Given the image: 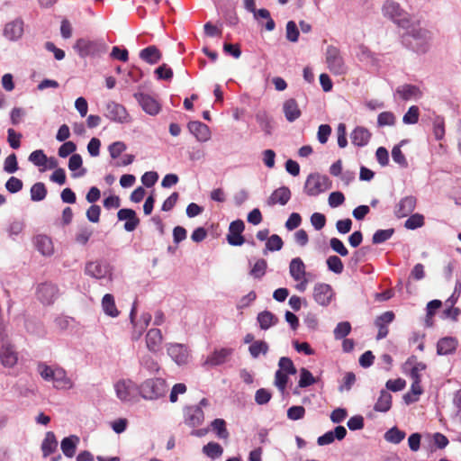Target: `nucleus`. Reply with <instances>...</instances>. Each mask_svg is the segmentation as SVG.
Wrapping results in <instances>:
<instances>
[{
  "label": "nucleus",
  "instance_id": "1",
  "mask_svg": "<svg viewBox=\"0 0 461 461\" xmlns=\"http://www.w3.org/2000/svg\"><path fill=\"white\" fill-rule=\"evenodd\" d=\"M167 392V381L160 377L148 378L138 386V393L141 398L148 401H156L166 396Z\"/></svg>",
  "mask_w": 461,
  "mask_h": 461
},
{
  "label": "nucleus",
  "instance_id": "2",
  "mask_svg": "<svg viewBox=\"0 0 461 461\" xmlns=\"http://www.w3.org/2000/svg\"><path fill=\"white\" fill-rule=\"evenodd\" d=\"M331 186L330 178L320 173L310 174L304 183L303 190L310 196H316L326 192Z\"/></svg>",
  "mask_w": 461,
  "mask_h": 461
},
{
  "label": "nucleus",
  "instance_id": "3",
  "mask_svg": "<svg viewBox=\"0 0 461 461\" xmlns=\"http://www.w3.org/2000/svg\"><path fill=\"white\" fill-rule=\"evenodd\" d=\"M326 61L330 70L335 75H343L346 73L344 60L340 51L334 46H329L326 51Z\"/></svg>",
  "mask_w": 461,
  "mask_h": 461
},
{
  "label": "nucleus",
  "instance_id": "4",
  "mask_svg": "<svg viewBox=\"0 0 461 461\" xmlns=\"http://www.w3.org/2000/svg\"><path fill=\"white\" fill-rule=\"evenodd\" d=\"M36 295L42 304L50 305L59 297V288L52 283H42L38 285Z\"/></svg>",
  "mask_w": 461,
  "mask_h": 461
},
{
  "label": "nucleus",
  "instance_id": "5",
  "mask_svg": "<svg viewBox=\"0 0 461 461\" xmlns=\"http://www.w3.org/2000/svg\"><path fill=\"white\" fill-rule=\"evenodd\" d=\"M104 115L111 121L125 123L130 122V115L126 108L113 101H110L105 105Z\"/></svg>",
  "mask_w": 461,
  "mask_h": 461
},
{
  "label": "nucleus",
  "instance_id": "6",
  "mask_svg": "<svg viewBox=\"0 0 461 461\" xmlns=\"http://www.w3.org/2000/svg\"><path fill=\"white\" fill-rule=\"evenodd\" d=\"M184 423L190 428H197L204 421V412L199 406L187 405L183 410Z\"/></svg>",
  "mask_w": 461,
  "mask_h": 461
},
{
  "label": "nucleus",
  "instance_id": "7",
  "mask_svg": "<svg viewBox=\"0 0 461 461\" xmlns=\"http://www.w3.org/2000/svg\"><path fill=\"white\" fill-rule=\"evenodd\" d=\"M142 110L149 115H156L160 112L161 105L152 95L141 92L133 95Z\"/></svg>",
  "mask_w": 461,
  "mask_h": 461
},
{
  "label": "nucleus",
  "instance_id": "8",
  "mask_svg": "<svg viewBox=\"0 0 461 461\" xmlns=\"http://www.w3.org/2000/svg\"><path fill=\"white\" fill-rule=\"evenodd\" d=\"M244 229L245 224L242 220H235L230 223L226 240L230 246H241L245 242L242 235Z\"/></svg>",
  "mask_w": 461,
  "mask_h": 461
},
{
  "label": "nucleus",
  "instance_id": "9",
  "mask_svg": "<svg viewBox=\"0 0 461 461\" xmlns=\"http://www.w3.org/2000/svg\"><path fill=\"white\" fill-rule=\"evenodd\" d=\"M138 384L131 379L119 380L114 384L116 396L122 402H130L135 391H138Z\"/></svg>",
  "mask_w": 461,
  "mask_h": 461
},
{
  "label": "nucleus",
  "instance_id": "10",
  "mask_svg": "<svg viewBox=\"0 0 461 461\" xmlns=\"http://www.w3.org/2000/svg\"><path fill=\"white\" fill-rule=\"evenodd\" d=\"M383 14L384 16L389 17L394 23H398L402 27L405 26L406 23H408V20L403 17L404 13L401 9L399 4L392 0H387L384 3L383 6Z\"/></svg>",
  "mask_w": 461,
  "mask_h": 461
},
{
  "label": "nucleus",
  "instance_id": "11",
  "mask_svg": "<svg viewBox=\"0 0 461 461\" xmlns=\"http://www.w3.org/2000/svg\"><path fill=\"white\" fill-rule=\"evenodd\" d=\"M334 296L331 285L325 283H318L313 288V298L321 306H328Z\"/></svg>",
  "mask_w": 461,
  "mask_h": 461
},
{
  "label": "nucleus",
  "instance_id": "12",
  "mask_svg": "<svg viewBox=\"0 0 461 461\" xmlns=\"http://www.w3.org/2000/svg\"><path fill=\"white\" fill-rule=\"evenodd\" d=\"M167 351L171 359L178 366L188 362L189 353L187 348L183 344H168Z\"/></svg>",
  "mask_w": 461,
  "mask_h": 461
},
{
  "label": "nucleus",
  "instance_id": "13",
  "mask_svg": "<svg viewBox=\"0 0 461 461\" xmlns=\"http://www.w3.org/2000/svg\"><path fill=\"white\" fill-rule=\"evenodd\" d=\"M117 217L120 221H124L123 229L128 231H133L140 224L136 212L130 208L120 209L117 212Z\"/></svg>",
  "mask_w": 461,
  "mask_h": 461
},
{
  "label": "nucleus",
  "instance_id": "14",
  "mask_svg": "<svg viewBox=\"0 0 461 461\" xmlns=\"http://www.w3.org/2000/svg\"><path fill=\"white\" fill-rule=\"evenodd\" d=\"M395 315L392 311L384 312V313L375 318V325L378 329V332L376 335L377 340L383 339L388 335L389 330L387 326L388 324L393 321Z\"/></svg>",
  "mask_w": 461,
  "mask_h": 461
},
{
  "label": "nucleus",
  "instance_id": "15",
  "mask_svg": "<svg viewBox=\"0 0 461 461\" xmlns=\"http://www.w3.org/2000/svg\"><path fill=\"white\" fill-rule=\"evenodd\" d=\"M74 48L81 57H86L98 53L101 50V44L95 41L78 39Z\"/></svg>",
  "mask_w": 461,
  "mask_h": 461
},
{
  "label": "nucleus",
  "instance_id": "16",
  "mask_svg": "<svg viewBox=\"0 0 461 461\" xmlns=\"http://www.w3.org/2000/svg\"><path fill=\"white\" fill-rule=\"evenodd\" d=\"M283 113L287 122H294L302 115V111L294 98H289L283 104Z\"/></svg>",
  "mask_w": 461,
  "mask_h": 461
},
{
  "label": "nucleus",
  "instance_id": "17",
  "mask_svg": "<svg viewBox=\"0 0 461 461\" xmlns=\"http://www.w3.org/2000/svg\"><path fill=\"white\" fill-rule=\"evenodd\" d=\"M458 347V340L455 337H444L437 343L438 355H450L456 352Z\"/></svg>",
  "mask_w": 461,
  "mask_h": 461
},
{
  "label": "nucleus",
  "instance_id": "18",
  "mask_svg": "<svg viewBox=\"0 0 461 461\" xmlns=\"http://www.w3.org/2000/svg\"><path fill=\"white\" fill-rule=\"evenodd\" d=\"M371 137L372 133L363 126L356 127L350 134L351 142L357 147L367 145Z\"/></svg>",
  "mask_w": 461,
  "mask_h": 461
},
{
  "label": "nucleus",
  "instance_id": "19",
  "mask_svg": "<svg viewBox=\"0 0 461 461\" xmlns=\"http://www.w3.org/2000/svg\"><path fill=\"white\" fill-rule=\"evenodd\" d=\"M33 244L36 249L43 256H51L54 252L52 240L47 235H36L33 238Z\"/></svg>",
  "mask_w": 461,
  "mask_h": 461
},
{
  "label": "nucleus",
  "instance_id": "20",
  "mask_svg": "<svg viewBox=\"0 0 461 461\" xmlns=\"http://www.w3.org/2000/svg\"><path fill=\"white\" fill-rule=\"evenodd\" d=\"M162 333L159 329H150L146 335V345L150 352L157 353L162 343Z\"/></svg>",
  "mask_w": 461,
  "mask_h": 461
},
{
  "label": "nucleus",
  "instance_id": "21",
  "mask_svg": "<svg viewBox=\"0 0 461 461\" xmlns=\"http://www.w3.org/2000/svg\"><path fill=\"white\" fill-rule=\"evenodd\" d=\"M109 272V266L101 262H89L86 265L85 273L96 279L106 276Z\"/></svg>",
  "mask_w": 461,
  "mask_h": 461
},
{
  "label": "nucleus",
  "instance_id": "22",
  "mask_svg": "<svg viewBox=\"0 0 461 461\" xmlns=\"http://www.w3.org/2000/svg\"><path fill=\"white\" fill-rule=\"evenodd\" d=\"M189 131L195 136L199 141H206L210 138L208 126L201 122H190L187 125Z\"/></svg>",
  "mask_w": 461,
  "mask_h": 461
},
{
  "label": "nucleus",
  "instance_id": "23",
  "mask_svg": "<svg viewBox=\"0 0 461 461\" xmlns=\"http://www.w3.org/2000/svg\"><path fill=\"white\" fill-rule=\"evenodd\" d=\"M0 360L4 366L13 367L18 360L17 353L11 345H4L0 350Z\"/></svg>",
  "mask_w": 461,
  "mask_h": 461
},
{
  "label": "nucleus",
  "instance_id": "24",
  "mask_svg": "<svg viewBox=\"0 0 461 461\" xmlns=\"http://www.w3.org/2000/svg\"><path fill=\"white\" fill-rule=\"evenodd\" d=\"M57 389H70L73 385L66 371L61 367H55L52 381Z\"/></svg>",
  "mask_w": 461,
  "mask_h": 461
},
{
  "label": "nucleus",
  "instance_id": "25",
  "mask_svg": "<svg viewBox=\"0 0 461 461\" xmlns=\"http://www.w3.org/2000/svg\"><path fill=\"white\" fill-rule=\"evenodd\" d=\"M232 353L230 348H221L214 350L206 359L205 364L220 366L226 362L228 357Z\"/></svg>",
  "mask_w": 461,
  "mask_h": 461
},
{
  "label": "nucleus",
  "instance_id": "26",
  "mask_svg": "<svg viewBox=\"0 0 461 461\" xmlns=\"http://www.w3.org/2000/svg\"><path fill=\"white\" fill-rule=\"evenodd\" d=\"M140 58L149 64H157L161 59L162 54L155 45H150L140 50Z\"/></svg>",
  "mask_w": 461,
  "mask_h": 461
},
{
  "label": "nucleus",
  "instance_id": "27",
  "mask_svg": "<svg viewBox=\"0 0 461 461\" xmlns=\"http://www.w3.org/2000/svg\"><path fill=\"white\" fill-rule=\"evenodd\" d=\"M79 442V438L76 435L66 437L61 440L60 447L63 454L71 458L75 456L77 445Z\"/></svg>",
  "mask_w": 461,
  "mask_h": 461
},
{
  "label": "nucleus",
  "instance_id": "28",
  "mask_svg": "<svg viewBox=\"0 0 461 461\" xmlns=\"http://www.w3.org/2000/svg\"><path fill=\"white\" fill-rule=\"evenodd\" d=\"M392 407V394L386 390H381L380 395L374 405V410L378 412H387Z\"/></svg>",
  "mask_w": 461,
  "mask_h": 461
},
{
  "label": "nucleus",
  "instance_id": "29",
  "mask_svg": "<svg viewBox=\"0 0 461 461\" xmlns=\"http://www.w3.org/2000/svg\"><path fill=\"white\" fill-rule=\"evenodd\" d=\"M23 32V22L14 21L5 25L4 34L11 41L17 40Z\"/></svg>",
  "mask_w": 461,
  "mask_h": 461
},
{
  "label": "nucleus",
  "instance_id": "30",
  "mask_svg": "<svg viewBox=\"0 0 461 461\" xmlns=\"http://www.w3.org/2000/svg\"><path fill=\"white\" fill-rule=\"evenodd\" d=\"M58 447V441L55 434L52 431L46 433L45 438L41 443V450L44 456H48L54 453Z\"/></svg>",
  "mask_w": 461,
  "mask_h": 461
},
{
  "label": "nucleus",
  "instance_id": "31",
  "mask_svg": "<svg viewBox=\"0 0 461 461\" xmlns=\"http://www.w3.org/2000/svg\"><path fill=\"white\" fill-rule=\"evenodd\" d=\"M289 271L295 281H300L305 276L304 263L300 258H293L290 262Z\"/></svg>",
  "mask_w": 461,
  "mask_h": 461
},
{
  "label": "nucleus",
  "instance_id": "32",
  "mask_svg": "<svg viewBox=\"0 0 461 461\" xmlns=\"http://www.w3.org/2000/svg\"><path fill=\"white\" fill-rule=\"evenodd\" d=\"M261 330H268L271 326L278 322V318L269 311H263L258 314L257 318Z\"/></svg>",
  "mask_w": 461,
  "mask_h": 461
},
{
  "label": "nucleus",
  "instance_id": "33",
  "mask_svg": "<svg viewBox=\"0 0 461 461\" xmlns=\"http://www.w3.org/2000/svg\"><path fill=\"white\" fill-rule=\"evenodd\" d=\"M211 429L216 434L220 439H227L230 433L226 427V421L223 419H214L210 424Z\"/></svg>",
  "mask_w": 461,
  "mask_h": 461
},
{
  "label": "nucleus",
  "instance_id": "34",
  "mask_svg": "<svg viewBox=\"0 0 461 461\" xmlns=\"http://www.w3.org/2000/svg\"><path fill=\"white\" fill-rule=\"evenodd\" d=\"M102 307L104 313L111 317H117L119 315V311L116 308L114 297L111 294H106L104 295L102 300Z\"/></svg>",
  "mask_w": 461,
  "mask_h": 461
},
{
  "label": "nucleus",
  "instance_id": "35",
  "mask_svg": "<svg viewBox=\"0 0 461 461\" xmlns=\"http://www.w3.org/2000/svg\"><path fill=\"white\" fill-rule=\"evenodd\" d=\"M139 363L140 366L146 369L149 374L158 373L160 369L158 361L155 360L154 357L149 354H145L142 357H140Z\"/></svg>",
  "mask_w": 461,
  "mask_h": 461
},
{
  "label": "nucleus",
  "instance_id": "36",
  "mask_svg": "<svg viewBox=\"0 0 461 461\" xmlns=\"http://www.w3.org/2000/svg\"><path fill=\"white\" fill-rule=\"evenodd\" d=\"M394 232L395 230L393 228L377 230L372 236V243L374 245L384 243L393 236Z\"/></svg>",
  "mask_w": 461,
  "mask_h": 461
},
{
  "label": "nucleus",
  "instance_id": "37",
  "mask_svg": "<svg viewBox=\"0 0 461 461\" xmlns=\"http://www.w3.org/2000/svg\"><path fill=\"white\" fill-rule=\"evenodd\" d=\"M203 453L212 459L220 457L223 453L222 447L217 442H209L203 447Z\"/></svg>",
  "mask_w": 461,
  "mask_h": 461
},
{
  "label": "nucleus",
  "instance_id": "38",
  "mask_svg": "<svg viewBox=\"0 0 461 461\" xmlns=\"http://www.w3.org/2000/svg\"><path fill=\"white\" fill-rule=\"evenodd\" d=\"M406 433L403 430L393 427L384 433V439L393 444H399L404 439Z\"/></svg>",
  "mask_w": 461,
  "mask_h": 461
},
{
  "label": "nucleus",
  "instance_id": "39",
  "mask_svg": "<svg viewBox=\"0 0 461 461\" xmlns=\"http://www.w3.org/2000/svg\"><path fill=\"white\" fill-rule=\"evenodd\" d=\"M397 94H399L403 100H410L413 97H417L420 93L417 86L404 85L397 89Z\"/></svg>",
  "mask_w": 461,
  "mask_h": 461
},
{
  "label": "nucleus",
  "instance_id": "40",
  "mask_svg": "<svg viewBox=\"0 0 461 461\" xmlns=\"http://www.w3.org/2000/svg\"><path fill=\"white\" fill-rule=\"evenodd\" d=\"M317 380L314 378L312 374L305 367L300 369V379L298 382V387L306 388L314 384Z\"/></svg>",
  "mask_w": 461,
  "mask_h": 461
},
{
  "label": "nucleus",
  "instance_id": "41",
  "mask_svg": "<svg viewBox=\"0 0 461 461\" xmlns=\"http://www.w3.org/2000/svg\"><path fill=\"white\" fill-rule=\"evenodd\" d=\"M249 351L252 357L257 358L260 354L266 355L268 351V345L266 341H254L249 348Z\"/></svg>",
  "mask_w": 461,
  "mask_h": 461
},
{
  "label": "nucleus",
  "instance_id": "42",
  "mask_svg": "<svg viewBox=\"0 0 461 461\" xmlns=\"http://www.w3.org/2000/svg\"><path fill=\"white\" fill-rule=\"evenodd\" d=\"M370 246H363L357 250L354 251L350 257L349 263L353 266H357L360 262L366 260L367 254L371 251Z\"/></svg>",
  "mask_w": 461,
  "mask_h": 461
},
{
  "label": "nucleus",
  "instance_id": "43",
  "mask_svg": "<svg viewBox=\"0 0 461 461\" xmlns=\"http://www.w3.org/2000/svg\"><path fill=\"white\" fill-rule=\"evenodd\" d=\"M424 216L420 213L410 214V217L405 221L404 227L407 230H416L424 225Z\"/></svg>",
  "mask_w": 461,
  "mask_h": 461
},
{
  "label": "nucleus",
  "instance_id": "44",
  "mask_svg": "<svg viewBox=\"0 0 461 461\" xmlns=\"http://www.w3.org/2000/svg\"><path fill=\"white\" fill-rule=\"evenodd\" d=\"M416 203H396L394 214L398 219L409 216L416 208Z\"/></svg>",
  "mask_w": 461,
  "mask_h": 461
},
{
  "label": "nucleus",
  "instance_id": "45",
  "mask_svg": "<svg viewBox=\"0 0 461 461\" xmlns=\"http://www.w3.org/2000/svg\"><path fill=\"white\" fill-rule=\"evenodd\" d=\"M283 245L284 242L280 236L277 234H273L267 240L264 254L266 255L267 251H278L283 248Z\"/></svg>",
  "mask_w": 461,
  "mask_h": 461
},
{
  "label": "nucleus",
  "instance_id": "46",
  "mask_svg": "<svg viewBox=\"0 0 461 461\" xmlns=\"http://www.w3.org/2000/svg\"><path fill=\"white\" fill-rule=\"evenodd\" d=\"M47 189L43 183H35L31 187V198L33 201H41L46 197Z\"/></svg>",
  "mask_w": 461,
  "mask_h": 461
},
{
  "label": "nucleus",
  "instance_id": "47",
  "mask_svg": "<svg viewBox=\"0 0 461 461\" xmlns=\"http://www.w3.org/2000/svg\"><path fill=\"white\" fill-rule=\"evenodd\" d=\"M278 370H282V372L286 375H295L297 373V369L294 365L292 359L288 357H282L278 361Z\"/></svg>",
  "mask_w": 461,
  "mask_h": 461
},
{
  "label": "nucleus",
  "instance_id": "48",
  "mask_svg": "<svg viewBox=\"0 0 461 461\" xmlns=\"http://www.w3.org/2000/svg\"><path fill=\"white\" fill-rule=\"evenodd\" d=\"M291 198V191L288 187L283 186L271 194L269 202H288Z\"/></svg>",
  "mask_w": 461,
  "mask_h": 461
},
{
  "label": "nucleus",
  "instance_id": "49",
  "mask_svg": "<svg viewBox=\"0 0 461 461\" xmlns=\"http://www.w3.org/2000/svg\"><path fill=\"white\" fill-rule=\"evenodd\" d=\"M328 269L335 274H341L344 269L343 263L338 256H330L327 260Z\"/></svg>",
  "mask_w": 461,
  "mask_h": 461
},
{
  "label": "nucleus",
  "instance_id": "50",
  "mask_svg": "<svg viewBox=\"0 0 461 461\" xmlns=\"http://www.w3.org/2000/svg\"><path fill=\"white\" fill-rule=\"evenodd\" d=\"M267 267V261L264 258H260V259L257 260V262L254 264L249 274L254 278L260 279L262 276H265Z\"/></svg>",
  "mask_w": 461,
  "mask_h": 461
},
{
  "label": "nucleus",
  "instance_id": "51",
  "mask_svg": "<svg viewBox=\"0 0 461 461\" xmlns=\"http://www.w3.org/2000/svg\"><path fill=\"white\" fill-rule=\"evenodd\" d=\"M351 331V325L348 321H341L337 324L333 330L334 338L336 339H342L346 338Z\"/></svg>",
  "mask_w": 461,
  "mask_h": 461
},
{
  "label": "nucleus",
  "instance_id": "52",
  "mask_svg": "<svg viewBox=\"0 0 461 461\" xmlns=\"http://www.w3.org/2000/svg\"><path fill=\"white\" fill-rule=\"evenodd\" d=\"M288 380V375L282 372V370L276 371L274 384L277 387L281 393L285 392Z\"/></svg>",
  "mask_w": 461,
  "mask_h": 461
},
{
  "label": "nucleus",
  "instance_id": "53",
  "mask_svg": "<svg viewBox=\"0 0 461 461\" xmlns=\"http://www.w3.org/2000/svg\"><path fill=\"white\" fill-rule=\"evenodd\" d=\"M433 134L435 139L440 140L445 136V121L442 117L437 116L433 120Z\"/></svg>",
  "mask_w": 461,
  "mask_h": 461
},
{
  "label": "nucleus",
  "instance_id": "54",
  "mask_svg": "<svg viewBox=\"0 0 461 461\" xmlns=\"http://www.w3.org/2000/svg\"><path fill=\"white\" fill-rule=\"evenodd\" d=\"M53 367L48 366L43 362H40L37 366V371L39 372L41 378L47 382H51L54 375Z\"/></svg>",
  "mask_w": 461,
  "mask_h": 461
},
{
  "label": "nucleus",
  "instance_id": "55",
  "mask_svg": "<svg viewBox=\"0 0 461 461\" xmlns=\"http://www.w3.org/2000/svg\"><path fill=\"white\" fill-rule=\"evenodd\" d=\"M395 122L396 118L392 112H383L377 117V124L380 127L393 126Z\"/></svg>",
  "mask_w": 461,
  "mask_h": 461
},
{
  "label": "nucleus",
  "instance_id": "56",
  "mask_svg": "<svg viewBox=\"0 0 461 461\" xmlns=\"http://www.w3.org/2000/svg\"><path fill=\"white\" fill-rule=\"evenodd\" d=\"M420 116L419 108L416 105H412L409 108L407 113L403 115L402 121L406 124H414L418 122Z\"/></svg>",
  "mask_w": 461,
  "mask_h": 461
},
{
  "label": "nucleus",
  "instance_id": "57",
  "mask_svg": "<svg viewBox=\"0 0 461 461\" xmlns=\"http://www.w3.org/2000/svg\"><path fill=\"white\" fill-rule=\"evenodd\" d=\"M405 140H402L400 145H396L392 149V157L395 163L399 164L402 167H407L408 163L405 156L401 150V145H402Z\"/></svg>",
  "mask_w": 461,
  "mask_h": 461
},
{
  "label": "nucleus",
  "instance_id": "58",
  "mask_svg": "<svg viewBox=\"0 0 461 461\" xmlns=\"http://www.w3.org/2000/svg\"><path fill=\"white\" fill-rule=\"evenodd\" d=\"M29 160L35 166H45L48 158L41 149L32 151L29 156Z\"/></svg>",
  "mask_w": 461,
  "mask_h": 461
},
{
  "label": "nucleus",
  "instance_id": "59",
  "mask_svg": "<svg viewBox=\"0 0 461 461\" xmlns=\"http://www.w3.org/2000/svg\"><path fill=\"white\" fill-rule=\"evenodd\" d=\"M305 408L301 405H294L287 410V418L291 420H298L304 417Z\"/></svg>",
  "mask_w": 461,
  "mask_h": 461
},
{
  "label": "nucleus",
  "instance_id": "60",
  "mask_svg": "<svg viewBox=\"0 0 461 461\" xmlns=\"http://www.w3.org/2000/svg\"><path fill=\"white\" fill-rule=\"evenodd\" d=\"M330 246L333 251L339 254L342 257L348 255V250L345 247L344 243L338 238H331L330 240Z\"/></svg>",
  "mask_w": 461,
  "mask_h": 461
},
{
  "label": "nucleus",
  "instance_id": "61",
  "mask_svg": "<svg viewBox=\"0 0 461 461\" xmlns=\"http://www.w3.org/2000/svg\"><path fill=\"white\" fill-rule=\"evenodd\" d=\"M272 397L270 391L260 388L255 393V402L259 405L267 404Z\"/></svg>",
  "mask_w": 461,
  "mask_h": 461
},
{
  "label": "nucleus",
  "instance_id": "62",
  "mask_svg": "<svg viewBox=\"0 0 461 461\" xmlns=\"http://www.w3.org/2000/svg\"><path fill=\"white\" fill-rule=\"evenodd\" d=\"M286 38L292 42H296L299 38V30L294 21L286 23Z\"/></svg>",
  "mask_w": 461,
  "mask_h": 461
},
{
  "label": "nucleus",
  "instance_id": "63",
  "mask_svg": "<svg viewBox=\"0 0 461 461\" xmlns=\"http://www.w3.org/2000/svg\"><path fill=\"white\" fill-rule=\"evenodd\" d=\"M91 235L92 231L88 230V228H81L75 235V241L77 244L84 246L88 242Z\"/></svg>",
  "mask_w": 461,
  "mask_h": 461
},
{
  "label": "nucleus",
  "instance_id": "64",
  "mask_svg": "<svg viewBox=\"0 0 461 461\" xmlns=\"http://www.w3.org/2000/svg\"><path fill=\"white\" fill-rule=\"evenodd\" d=\"M311 223L316 230H321L326 224V217L321 212H313L311 216Z\"/></svg>",
  "mask_w": 461,
  "mask_h": 461
}]
</instances>
